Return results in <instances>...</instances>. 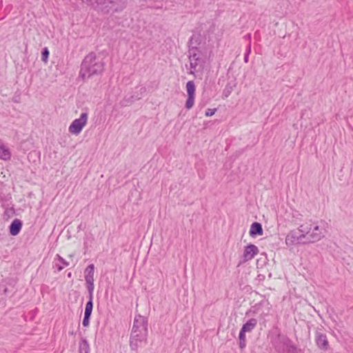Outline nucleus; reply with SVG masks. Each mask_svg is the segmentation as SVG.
Segmentation results:
<instances>
[{"mask_svg":"<svg viewBox=\"0 0 353 353\" xmlns=\"http://www.w3.org/2000/svg\"><path fill=\"white\" fill-rule=\"evenodd\" d=\"M231 91L230 90H224L223 92V96L227 98L230 94Z\"/></svg>","mask_w":353,"mask_h":353,"instance_id":"nucleus-27","label":"nucleus"},{"mask_svg":"<svg viewBox=\"0 0 353 353\" xmlns=\"http://www.w3.org/2000/svg\"><path fill=\"white\" fill-rule=\"evenodd\" d=\"M88 286V290L90 294V299H92V294L94 290V282H87Z\"/></svg>","mask_w":353,"mask_h":353,"instance_id":"nucleus-23","label":"nucleus"},{"mask_svg":"<svg viewBox=\"0 0 353 353\" xmlns=\"http://www.w3.org/2000/svg\"><path fill=\"white\" fill-rule=\"evenodd\" d=\"M148 330H132L130 336V347L137 350L143 341L146 340Z\"/></svg>","mask_w":353,"mask_h":353,"instance_id":"nucleus-7","label":"nucleus"},{"mask_svg":"<svg viewBox=\"0 0 353 353\" xmlns=\"http://www.w3.org/2000/svg\"><path fill=\"white\" fill-rule=\"evenodd\" d=\"M68 276L69 277H70V276H71V273L70 272V273L68 274Z\"/></svg>","mask_w":353,"mask_h":353,"instance_id":"nucleus-29","label":"nucleus"},{"mask_svg":"<svg viewBox=\"0 0 353 353\" xmlns=\"http://www.w3.org/2000/svg\"><path fill=\"white\" fill-rule=\"evenodd\" d=\"M94 266L93 264L89 265L85 269V279L87 282H94Z\"/></svg>","mask_w":353,"mask_h":353,"instance_id":"nucleus-17","label":"nucleus"},{"mask_svg":"<svg viewBox=\"0 0 353 353\" xmlns=\"http://www.w3.org/2000/svg\"><path fill=\"white\" fill-rule=\"evenodd\" d=\"M93 307L92 299H90L89 301L86 303L84 315L90 316Z\"/></svg>","mask_w":353,"mask_h":353,"instance_id":"nucleus-21","label":"nucleus"},{"mask_svg":"<svg viewBox=\"0 0 353 353\" xmlns=\"http://www.w3.org/2000/svg\"><path fill=\"white\" fill-rule=\"evenodd\" d=\"M275 349L282 353H296V347L292 341L284 335L279 334L273 343Z\"/></svg>","mask_w":353,"mask_h":353,"instance_id":"nucleus-4","label":"nucleus"},{"mask_svg":"<svg viewBox=\"0 0 353 353\" xmlns=\"http://www.w3.org/2000/svg\"><path fill=\"white\" fill-rule=\"evenodd\" d=\"M132 330H148L147 321L145 317L141 315L136 316Z\"/></svg>","mask_w":353,"mask_h":353,"instance_id":"nucleus-12","label":"nucleus"},{"mask_svg":"<svg viewBox=\"0 0 353 353\" xmlns=\"http://www.w3.org/2000/svg\"><path fill=\"white\" fill-rule=\"evenodd\" d=\"M259 248L254 244H249L245 247L243 253V262H247L252 260L256 255L258 254Z\"/></svg>","mask_w":353,"mask_h":353,"instance_id":"nucleus-11","label":"nucleus"},{"mask_svg":"<svg viewBox=\"0 0 353 353\" xmlns=\"http://www.w3.org/2000/svg\"><path fill=\"white\" fill-rule=\"evenodd\" d=\"M103 68V63L97 58L94 53H90L84 58L81 63L79 76L83 79H86L101 74Z\"/></svg>","mask_w":353,"mask_h":353,"instance_id":"nucleus-2","label":"nucleus"},{"mask_svg":"<svg viewBox=\"0 0 353 353\" xmlns=\"http://www.w3.org/2000/svg\"><path fill=\"white\" fill-rule=\"evenodd\" d=\"M186 90L188 99L185 102V108L188 110L191 109L194 103L195 85L192 81H189L186 83Z\"/></svg>","mask_w":353,"mask_h":353,"instance_id":"nucleus-9","label":"nucleus"},{"mask_svg":"<svg viewBox=\"0 0 353 353\" xmlns=\"http://www.w3.org/2000/svg\"><path fill=\"white\" fill-rule=\"evenodd\" d=\"M90 345L86 339H82L79 342V353H89Z\"/></svg>","mask_w":353,"mask_h":353,"instance_id":"nucleus-18","label":"nucleus"},{"mask_svg":"<svg viewBox=\"0 0 353 353\" xmlns=\"http://www.w3.org/2000/svg\"><path fill=\"white\" fill-rule=\"evenodd\" d=\"M88 114L87 112H82L79 119H74L69 126V132L75 135H78L85 126L88 121Z\"/></svg>","mask_w":353,"mask_h":353,"instance_id":"nucleus-6","label":"nucleus"},{"mask_svg":"<svg viewBox=\"0 0 353 353\" xmlns=\"http://www.w3.org/2000/svg\"><path fill=\"white\" fill-rule=\"evenodd\" d=\"M315 341L317 346L322 350H327L329 348V343L325 334L317 330L315 332Z\"/></svg>","mask_w":353,"mask_h":353,"instance_id":"nucleus-10","label":"nucleus"},{"mask_svg":"<svg viewBox=\"0 0 353 353\" xmlns=\"http://www.w3.org/2000/svg\"><path fill=\"white\" fill-rule=\"evenodd\" d=\"M22 228V222L19 219H14L10 225V234L12 236L17 235Z\"/></svg>","mask_w":353,"mask_h":353,"instance_id":"nucleus-13","label":"nucleus"},{"mask_svg":"<svg viewBox=\"0 0 353 353\" xmlns=\"http://www.w3.org/2000/svg\"><path fill=\"white\" fill-rule=\"evenodd\" d=\"M298 230L302 232L307 243H314L320 241L325 236L326 230L323 226L317 221L310 220L307 222L301 224Z\"/></svg>","mask_w":353,"mask_h":353,"instance_id":"nucleus-1","label":"nucleus"},{"mask_svg":"<svg viewBox=\"0 0 353 353\" xmlns=\"http://www.w3.org/2000/svg\"><path fill=\"white\" fill-rule=\"evenodd\" d=\"M285 243L288 246H292L298 244H306V242L302 232H299V230H292L285 237Z\"/></svg>","mask_w":353,"mask_h":353,"instance_id":"nucleus-8","label":"nucleus"},{"mask_svg":"<svg viewBox=\"0 0 353 353\" xmlns=\"http://www.w3.org/2000/svg\"><path fill=\"white\" fill-rule=\"evenodd\" d=\"M90 317V316L84 315V318L82 323L83 326L87 327L89 325Z\"/></svg>","mask_w":353,"mask_h":353,"instance_id":"nucleus-25","label":"nucleus"},{"mask_svg":"<svg viewBox=\"0 0 353 353\" xmlns=\"http://www.w3.org/2000/svg\"><path fill=\"white\" fill-rule=\"evenodd\" d=\"M216 108H214V109H208L205 112V116L206 117H211L212 115L214 114L215 112H216Z\"/></svg>","mask_w":353,"mask_h":353,"instance_id":"nucleus-24","label":"nucleus"},{"mask_svg":"<svg viewBox=\"0 0 353 353\" xmlns=\"http://www.w3.org/2000/svg\"><path fill=\"white\" fill-rule=\"evenodd\" d=\"M11 158L10 150L2 143H0V159L3 161H8Z\"/></svg>","mask_w":353,"mask_h":353,"instance_id":"nucleus-16","label":"nucleus"},{"mask_svg":"<svg viewBox=\"0 0 353 353\" xmlns=\"http://www.w3.org/2000/svg\"><path fill=\"white\" fill-rule=\"evenodd\" d=\"M194 38L192 37L191 39H190V43H192V41H193Z\"/></svg>","mask_w":353,"mask_h":353,"instance_id":"nucleus-28","label":"nucleus"},{"mask_svg":"<svg viewBox=\"0 0 353 353\" xmlns=\"http://www.w3.org/2000/svg\"><path fill=\"white\" fill-rule=\"evenodd\" d=\"M263 234V228L261 224L258 222L253 223L250 226V235L255 236L256 235Z\"/></svg>","mask_w":353,"mask_h":353,"instance_id":"nucleus-15","label":"nucleus"},{"mask_svg":"<svg viewBox=\"0 0 353 353\" xmlns=\"http://www.w3.org/2000/svg\"><path fill=\"white\" fill-rule=\"evenodd\" d=\"M49 56V50L47 48H43L41 54V60L45 63L47 62Z\"/></svg>","mask_w":353,"mask_h":353,"instance_id":"nucleus-22","label":"nucleus"},{"mask_svg":"<svg viewBox=\"0 0 353 353\" xmlns=\"http://www.w3.org/2000/svg\"><path fill=\"white\" fill-rule=\"evenodd\" d=\"M96 8L104 12H118L122 11L126 6V0H89Z\"/></svg>","mask_w":353,"mask_h":353,"instance_id":"nucleus-3","label":"nucleus"},{"mask_svg":"<svg viewBox=\"0 0 353 353\" xmlns=\"http://www.w3.org/2000/svg\"><path fill=\"white\" fill-rule=\"evenodd\" d=\"M256 325L257 320L252 318L243 324L241 330L245 333L250 332L256 327Z\"/></svg>","mask_w":353,"mask_h":353,"instance_id":"nucleus-14","label":"nucleus"},{"mask_svg":"<svg viewBox=\"0 0 353 353\" xmlns=\"http://www.w3.org/2000/svg\"><path fill=\"white\" fill-rule=\"evenodd\" d=\"M239 347L241 349H243L246 345V337L245 332H243L241 330H240L239 335Z\"/></svg>","mask_w":353,"mask_h":353,"instance_id":"nucleus-19","label":"nucleus"},{"mask_svg":"<svg viewBox=\"0 0 353 353\" xmlns=\"http://www.w3.org/2000/svg\"><path fill=\"white\" fill-rule=\"evenodd\" d=\"M189 61L190 65V74L195 76V72H199L202 68V60L200 52L195 48L189 50Z\"/></svg>","mask_w":353,"mask_h":353,"instance_id":"nucleus-5","label":"nucleus"},{"mask_svg":"<svg viewBox=\"0 0 353 353\" xmlns=\"http://www.w3.org/2000/svg\"><path fill=\"white\" fill-rule=\"evenodd\" d=\"M57 259L63 265H59V264L57 265L58 271L62 270L63 269V265L64 266H68L69 265V263L67 262L65 259H63L61 256L57 254Z\"/></svg>","mask_w":353,"mask_h":353,"instance_id":"nucleus-20","label":"nucleus"},{"mask_svg":"<svg viewBox=\"0 0 353 353\" xmlns=\"http://www.w3.org/2000/svg\"><path fill=\"white\" fill-rule=\"evenodd\" d=\"M250 51H251V48H250V46H248V50H247V53L244 56V61L245 63L248 62V56H249Z\"/></svg>","mask_w":353,"mask_h":353,"instance_id":"nucleus-26","label":"nucleus"}]
</instances>
